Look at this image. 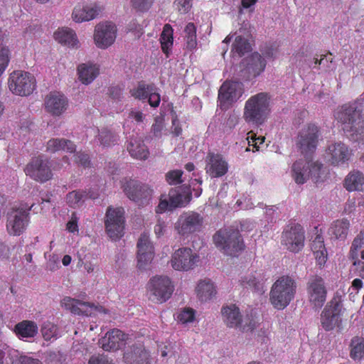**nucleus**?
<instances>
[{
    "instance_id": "5701e85b",
    "label": "nucleus",
    "mask_w": 364,
    "mask_h": 364,
    "mask_svg": "<svg viewBox=\"0 0 364 364\" xmlns=\"http://www.w3.org/2000/svg\"><path fill=\"white\" fill-rule=\"evenodd\" d=\"M126 364H151L150 353L141 343L133 344L124 353Z\"/></svg>"
},
{
    "instance_id": "412c9836",
    "label": "nucleus",
    "mask_w": 364,
    "mask_h": 364,
    "mask_svg": "<svg viewBox=\"0 0 364 364\" xmlns=\"http://www.w3.org/2000/svg\"><path fill=\"white\" fill-rule=\"evenodd\" d=\"M137 248V266L140 269H145L151 264L154 255V246L149 234L144 232L140 235Z\"/></svg>"
},
{
    "instance_id": "6ab92c4d",
    "label": "nucleus",
    "mask_w": 364,
    "mask_h": 364,
    "mask_svg": "<svg viewBox=\"0 0 364 364\" xmlns=\"http://www.w3.org/2000/svg\"><path fill=\"white\" fill-rule=\"evenodd\" d=\"M304 230L300 225H293L283 232L282 244L292 252H298L304 246Z\"/></svg>"
},
{
    "instance_id": "2f4dec72",
    "label": "nucleus",
    "mask_w": 364,
    "mask_h": 364,
    "mask_svg": "<svg viewBox=\"0 0 364 364\" xmlns=\"http://www.w3.org/2000/svg\"><path fill=\"white\" fill-rule=\"evenodd\" d=\"M54 38L59 43L70 48H77L80 42L74 30L68 27L58 28L54 33Z\"/></svg>"
},
{
    "instance_id": "cd10ccee",
    "label": "nucleus",
    "mask_w": 364,
    "mask_h": 364,
    "mask_svg": "<svg viewBox=\"0 0 364 364\" xmlns=\"http://www.w3.org/2000/svg\"><path fill=\"white\" fill-rule=\"evenodd\" d=\"M100 11V7L95 4H77L73 9L72 18L76 23L89 21L95 18Z\"/></svg>"
},
{
    "instance_id": "e433bc0d",
    "label": "nucleus",
    "mask_w": 364,
    "mask_h": 364,
    "mask_svg": "<svg viewBox=\"0 0 364 364\" xmlns=\"http://www.w3.org/2000/svg\"><path fill=\"white\" fill-rule=\"evenodd\" d=\"M75 150V144L70 140L65 139H51L47 142L46 151L55 153L59 151H66L73 153Z\"/></svg>"
},
{
    "instance_id": "20e7f679",
    "label": "nucleus",
    "mask_w": 364,
    "mask_h": 364,
    "mask_svg": "<svg viewBox=\"0 0 364 364\" xmlns=\"http://www.w3.org/2000/svg\"><path fill=\"white\" fill-rule=\"evenodd\" d=\"M296 161L291 166V175L293 180L298 185H302L311 179L318 183L322 178L323 171V165L318 161H313L310 156H304Z\"/></svg>"
},
{
    "instance_id": "4c0bfd02",
    "label": "nucleus",
    "mask_w": 364,
    "mask_h": 364,
    "mask_svg": "<svg viewBox=\"0 0 364 364\" xmlns=\"http://www.w3.org/2000/svg\"><path fill=\"white\" fill-rule=\"evenodd\" d=\"M15 331L19 338H33L38 333V326L33 321H23L16 326Z\"/></svg>"
},
{
    "instance_id": "f257e3e1",
    "label": "nucleus",
    "mask_w": 364,
    "mask_h": 364,
    "mask_svg": "<svg viewBox=\"0 0 364 364\" xmlns=\"http://www.w3.org/2000/svg\"><path fill=\"white\" fill-rule=\"evenodd\" d=\"M335 119L343 125V129L353 141H364V118L362 102H355L338 107L334 112Z\"/></svg>"
},
{
    "instance_id": "ddd939ff",
    "label": "nucleus",
    "mask_w": 364,
    "mask_h": 364,
    "mask_svg": "<svg viewBox=\"0 0 364 364\" xmlns=\"http://www.w3.org/2000/svg\"><path fill=\"white\" fill-rule=\"evenodd\" d=\"M122 208H109L106 213L105 228L112 240L120 238L124 234V218Z\"/></svg>"
},
{
    "instance_id": "3c124183",
    "label": "nucleus",
    "mask_w": 364,
    "mask_h": 364,
    "mask_svg": "<svg viewBox=\"0 0 364 364\" xmlns=\"http://www.w3.org/2000/svg\"><path fill=\"white\" fill-rule=\"evenodd\" d=\"M250 49V46L248 41L242 36H237L232 44V52L237 53L239 56L244 55Z\"/></svg>"
},
{
    "instance_id": "f704fd0d",
    "label": "nucleus",
    "mask_w": 364,
    "mask_h": 364,
    "mask_svg": "<svg viewBox=\"0 0 364 364\" xmlns=\"http://www.w3.org/2000/svg\"><path fill=\"white\" fill-rule=\"evenodd\" d=\"M345 188L349 191H363L364 187V175L358 171H353L346 177Z\"/></svg>"
},
{
    "instance_id": "39448f33",
    "label": "nucleus",
    "mask_w": 364,
    "mask_h": 364,
    "mask_svg": "<svg viewBox=\"0 0 364 364\" xmlns=\"http://www.w3.org/2000/svg\"><path fill=\"white\" fill-rule=\"evenodd\" d=\"M213 240L215 247L226 255L235 256L244 248L239 230L232 227L220 229L215 233Z\"/></svg>"
},
{
    "instance_id": "aec40b11",
    "label": "nucleus",
    "mask_w": 364,
    "mask_h": 364,
    "mask_svg": "<svg viewBox=\"0 0 364 364\" xmlns=\"http://www.w3.org/2000/svg\"><path fill=\"white\" fill-rule=\"evenodd\" d=\"M351 155V150L341 141L331 143L326 150V158L333 166H343L347 164Z\"/></svg>"
},
{
    "instance_id": "338daca9",
    "label": "nucleus",
    "mask_w": 364,
    "mask_h": 364,
    "mask_svg": "<svg viewBox=\"0 0 364 364\" xmlns=\"http://www.w3.org/2000/svg\"><path fill=\"white\" fill-rule=\"evenodd\" d=\"M145 117V115L141 111L137 110L136 109H132L129 113L128 118L130 119L134 120L137 123L142 122L144 121V119Z\"/></svg>"
},
{
    "instance_id": "c756f323",
    "label": "nucleus",
    "mask_w": 364,
    "mask_h": 364,
    "mask_svg": "<svg viewBox=\"0 0 364 364\" xmlns=\"http://www.w3.org/2000/svg\"><path fill=\"white\" fill-rule=\"evenodd\" d=\"M240 284L245 288H250L255 291H264V277L261 272L249 271L240 278Z\"/></svg>"
},
{
    "instance_id": "bf43d9fd",
    "label": "nucleus",
    "mask_w": 364,
    "mask_h": 364,
    "mask_svg": "<svg viewBox=\"0 0 364 364\" xmlns=\"http://www.w3.org/2000/svg\"><path fill=\"white\" fill-rule=\"evenodd\" d=\"M154 0H131L132 6L139 11H147L153 4Z\"/></svg>"
},
{
    "instance_id": "bb28decb",
    "label": "nucleus",
    "mask_w": 364,
    "mask_h": 364,
    "mask_svg": "<svg viewBox=\"0 0 364 364\" xmlns=\"http://www.w3.org/2000/svg\"><path fill=\"white\" fill-rule=\"evenodd\" d=\"M321 323L326 331H331L339 327L341 323L339 304L326 306L321 313Z\"/></svg>"
},
{
    "instance_id": "79ce46f5",
    "label": "nucleus",
    "mask_w": 364,
    "mask_h": 364,
    "mask_svg": "<svg viewBox=\"0 0 364 364\" xmlns=\"http://www.w3.org/2000/svg\"><path fill=\"white\" fill-rule=\"evenodd\" d=\"M186 47L188 50H193L197 46L196 28L193 23H188L184 29Z\"/></svg>"
},
{
    "instance_id": "f8f14e48",
    "label": "nucleus",
    "mask_w": 364,
    "mask_h": 364,
    "mask_svg": "<svg viewBox=\"0 0 364 364\" xmlns=\"http://www.w3.org/2000/svg\"><path fill=\"white\" fill-rule=\"evenodd\" d=\"M318 138V129L314 124H308L299 132L296 146L304 156H310L315 151Z\"/></svg>"
},
{
    "instance_id": "680f3d73",
    "label": "nucleus",
    "mask_w": 364,
    "mask_h": 364,
    "mask_svg": "<svg viewBox=\"0 0 364 364\" xmlns=\"http://www.w3.org/2000/svg\"><path fill=\"white\" fill-rule=\"evenodd\" d=\"M236 204L238 207L245 210H250L255 207L252 198L247 196L237 200Z\"/></svg>"
},
{
    "instance_id": "c85d7f7f",
    "label": "nucleus",
    "mask_w": 364,
    "mask_h": 364,
    "mask_svg": "<svg viewBox=\"0 0 364 364\" xmlns=\"http://www.w3.org/2000/svg\"><path fill=\"white\" fill-rule=\"evenodd\" d=\"M78 80L85 85L92 83L100 74V65L92 62L81 63L77 66Z\"/></svg>"
},
{
    "instance_id": "c9c22d12",
    "label": "nucleus",
    "mask_w": 364,
    "mask_h": 364,
    "mask_svg": "<svg viewBox=\"0 0 364 364\" xmlns=\"http://www.w3.org/2000/svg\"><path fill=\"white\" fill-rule=\"evenodd\" d=\"M266 61L257 53H253L248 60L247 70L250 76L255 77L259 75L265 69Z\"/></svg>"
},
{
    "instance_id": "9b49d317",
    "label": "nucleus",
    "mask_w": 364,
    "mask_h": 364,
    "mask_svg": "<svg viewBox=\"0 0 364 364\" xmlns=\"http://www.w3.org/2000/svg\"><path fill=\"white\" fill-rule=\"evenodd\" d=\"M117 28L111 21H103L97 23L94 30L93 41L100 49H107L112 46L116 40Z\"/></svg>"
},
{
    "instance_id": "f3484780",
    "label": "nucleus",
    "mask_w": 364,
    "mask_h": 364,
    "mask_svg": "<svg viewBox=\"0 0 364 364\" xmlns=\"http://www.w3.org/2000/svg\"><path fill=\"white\" fill-rule=\"evenodd\" d=\"M307 294L311 305L314 308L320 309L323 306L326 300L327 291L321 277L314 276L309 279Z\"/></svg>"
},
{
    "instance_id": "4468645a",
    "label": "nucleus",
    "mask_w": 364,
    "mask_h": 364,
    "mask_svg": "<svg viewBox=\"0 0 364 364\" xmlns=\"http://www.w3.org/2000/svg\"><path fill=\"white\" fill-rule=\"evenodd\" d=\"M60 305L65 309L77 315L91 316L98 314H106L107 310L101 306H95L92 304L81 301L80 300L65 296L60 301Z\"/></svg>"
},
{
    "instance_id": "ea45409f",
    "label": "nucleus",
    "mask_w": 364,
    "mask_h": 364,
    "mask_svg": "<svg viewBox=\"0 0 364 364\" xmlns=\"http://www.w3.org/2000/svg\"><path fill=\"white\" fill-rule=\"evenodd\" d=\"M160 42L163 52L168 56L173 46V29L170 25L164 26Z\"/></svg>"
},
{
    "instance_id": "0e129e2a",
    "label": "nucleus",
    "mask_w": 364,
    "mask_h": 364,
    "mask_svg": "<svg viewBox=\"0 0 364 364\" xmlns=\"http://www.w3.org/2000/svg\"><path fill=\"white\" fill-rule=\"evenodd\" d=\"M164 129V122L161 118L155 119V122L152 125V132L156 136H161Z\"/></svg>"
},
{
    "instance_id": "09e8293b",
    "label": "nucleus",
    "mask_w": 364,
    "mask_h": 364,
    "mask_svg": "<svg viewBox=\"0 0 364 364\" xmlns=\"http://www.w3.org/2000/svg\"><path fill=\"white\" fill-rule=\"evenodd\" d=\"M196 318V311L191 308L186 307L179 310L176 315V320L181 324L193 323Z\"/></svg>"
},
{
    "instance_id": "a211bd4d",
    "label": "nucleus",
    "mask_w": 364,
    "mask_h": 364,
    "mask_svg": "<svg viewBox=\"0 0 364 364\" xmlns=\"http://www.w3.org/2000/svg\"><path fill=\"white\" fill-rule=\"evenodd\" d=\"M25 173L33 180L40 182L47 181L53 176L48 160L43 156L33 158L26 166Z\"/></svg>"
},
{
    "instance_id": "473e14b6",
    "label": "nucleus",
    "mask_w": 364,
    "mask_h": 364,
    "mask_svg": "<svg viewBox=\"0 0 364 364\" xmlns=\"http://www.w3.org/2000/svg\"><path fill=\"white\" fill-rule=\"evenodd\" d=\"M311 248L316 264L320 268H322L327 261L328 253L324 245L323 238L321 235H317L315 237L311 242Z\"/></svg>"
},
{
    "instance_id": "052dcab7",
    "label": "nucleus",
    "mask_w": 364,
    "mask_h": 364,
    "mask_svg": "<svg viewBox=\"0 0 364 364\" xmlns=\"http://www.w3.org/2000/svg\"><path fill=\"white\" fill-rule=\"evenodd\" d=\"M249 136L247 139L248 141V145L252 146L255 148L256 151L259 150V146L264 142L265 137L264 136H258L252 132L248 133Z\"/></svg>"
},
{
    "instance_id": "13d9d810",
    "label": "nucleus",
    "mask_w": 364,
    "mask_h": 364,
    "mask_svg": "<svg viewBox=\"0 0 364 364\" xmlns=\"http://www.w3.org/2000/svg\"><path fill=\"white\" fill-rule=\"evenodd\" d=\"M193 0H176L175 9L181 14L188 13L192 7Z\"/></svg>"
},
{
    "instance_id": "a19ab883",
    "label": "nucleus",
    "mask_w": 364,
    "mask_h": 364,
    "mask_svg": "<svg viewBox=\"0 0 364 364\" xmlns=\"http://www.w3.org/2000/svg\"><path fill=\"white\" fill-rule=\"evenodd\" d=\"M348 228L349 223L347 220H338L331 225L328 232L337 239H343L346 237Z\"/></svg>"
},
{
    "instance_id": "6e6552de",
    "label": "nucleus",
    "mask_w": 364,
    "mask_h": 364,
    "mask_svg": "<svg viewBox=\"0 0 364 364\" xmlns=\"http://www.w3.org/2000/svg\"><path fill=\"white\" fill-rule=\"evenodd\" d=\"M33 204L21 205L18 208H13L7 214L6 229L9 235H21L29 223V210Z\"/></svg>"
},
{
    "instance_id": "58836bf2",
    "label": "nucleus",
    "mask_w": 364,
    "mask_h": 364,
    "mask_svg": "<svg viewBox=\"0 0 364 364\" xmlns=\"http://www.w3.org/2000/svg\"><path fill=\"white\" fill-rule=\"evenodd\" d=\"M97 140L100 145L109 147L116 144L119 141L118 135L107 128L98 131Z\"/></svg>"
},
{
    "instance_id": "7ed1b4c3",
    "label": "nucleus",
    "mask_w": 364,
    "mask_h": 364,
    "mask_svg": "<svg viewBox=\"0 0 364 364\" xmlns=\"http://www.w3.org/2000/svg\"><path fill=\"white\" fill-rule=\"evenodd\" d=\"M296 291V284L294 279L289 276L279 277L273 284L269 300L272 306L282 310L294 299Z\"/></svg>"
},
{
    "instance_id": "6e6d98bb",
    "label": "nucleus",
    "mask_w": 364,
    "mask_h": 364,
    "mask_svg": "<svg viewBox=\"0 0 364 364\" xmlns=\"http://www.w3.org/2000/svg\"><path fill=\"white\" fill-rule=\"evenodd\" d=\"M168 229V223L159 218L154 228V232L156 237L159 238L165 235Z\"/></svg>"
},
{
    "instance_id": "a18cd8bd",
    "label": "nucleus",
    "mask_w": 364,
    "mask_h": 364,
    "mask_svg": "<svg viewBox=\"0 0 364 364\" xmlns=\"http://www.w3.org/2000/svg\"><path fill=\"white\" fill-rule=\"evenodd\" d=\"M152 87L153 85L140 82L130 90V93L134 98L144 102L146 100L149 92H151Z\"/></svg>"
},
{
    "instance_id": "5fc2aeb1",
    "label": "nucleus",
    "mask_w": 364,
    "mask_h": 364,
    "mask_svg": "<svg viewBox=\"0 0 364 364\" xmlns=\"http://www.w3.org/2000/svg\"><path fill=\"white\" fill-rule=\"evenodd\" d=\"M173 209L170 200L168 199V196L166 194L161 195L159 203L156 208V212L157 213H163L167 210H171Z\"/></svg>"
},
{
    "instance_id": "864d4df0",
    "label": "nucleus",
    "mask_w": 364,
    "mask_h": 364,
    "mask_svg": "<svg viewBox=\"0 0 364 364\" xmlns=\"http://www.w3.org/2000/svg\"><path fill=\"white\" fill-rule=\"evenodd\" d=\"M363 237L360 234L354 239L350 247V254L353 259H357L358 251L363 247Z\"/></svg>"
},
{
    "instance_id": "dca6fc26",
    "label": "nucleus",
    "mask_w": 364,
    "mask_h": 364,
    "mask_svg": "<svg viewBox=\"0 0 364 364\" xmlns=\"http://www.w3.org/2000/svg\"><path fill=\"white\" fill-rule=\"evenodd\" d=\"M122 186L126 196L139 204H144L153 193V190L148 185L135 180L125 179Z\"/></svg>"
},
{
    "instance_id": "a878e982",
    "label": "nucleus",
    "mask_w": 364,
    "mask_h": 364,
    "mask_svg": "<svg viewBox=\"0 0 364 364\" xmlns=\"http://www.w3.org/2000/svg\"><path fill=\"white\" fill-rule=\"evenodd\" d=\"M228 170V164L223 156L218 154H208L206 159L205 171L212 178L224 176Z\"/></svg>"
},
{
    "instance_id": "774afa93",
    "label": "nucleus",
    "mask_w": 364,
    "mask_h": 364,
    "mask_svg": "<svg viewBox=\"0 0 364 364\" xmlns=\"http://www.w3.org/2000/svg\"><path fill=\"white\" fill-rule=\"evenodd\" d=\"M89 364H114L111 360H109L105 355H99L92 357L89 360Z\"/></svg>"
},
{
    "instance_id": "603ef678",
    "label": "nucleus",
    "mask_w": 364,
    "mask_h": 364,
    "mask_svg": "<svg viewBox=\"0 0 364 364\" xmlns=\"http://www.w3.org/2000/svg\"><path fill=\"white\" fill-rule=\"evenodd\" d=\"M183 171L181 170H172L166 174V181L170 185H177L182 183Z\"/></svg>"
},
{
    "instance_id": "2eb2a0df",
    "label": "nucleus",
    "mask_w": 364,
    "mask_h": 364,
    "mask_svg": "<svg viewBox=\"0 0 364 364\" xmlns=\"http://www.w3.org/2000/svg\"><path fill=\"white\" fill-rule=\"evenodd\" d=\"M243 93L242 83L237 81H226L219 90V105L222 109H228L231 104L237 102Z\"/></svg>"
},
{
    "instance_id": "393cba45",
    "label": "nucleus",
    "mask_w": 364,
    "mask_h": 364,
    "mask_svg": "<svg viewBox=\"0 0 364 364\" xmlns=\"http://www.w3.org/2000/svg\"><path fill=\"white\" fill-rule=\"evenodd\" d=\"M127 338L122 331L113 329L99 340V345L105 350H117L126 344Z\"/></svg>"
},
{
    "instance_id": "1a4fd4ad",
    "label": "nucleus",
    "mask_w": 364,
    "mask_h": 364,
    "mask_svg": "<svg viewBox=\"0 0 364 364\" xmlns=\"http://www.w3.org/2000/svg\"><path fill=\"white\" fill-rule=\"evenodd\" d=\"M148 289L150 299L157 303H164L172 295L174 286L168 277L156 276L150 279Z\"/></svg>"
},
{
    "instance_id": "f03ea898",
    "label": "nucleus",
    "mask_w": 364,
    "mask_h": 364,
    "mask_svg": "<svg viewBox=\"0 0 364 364\" xmlns=\"http://www.w3.org/2000/svg\"><path fill=\"white\" fill-rule=\"evenodd\" d=\"M269 97L260 92L250 97L245 104L243 119L248 124H262L269 113Z\"/></svg>"
},
{
    "instance_id": "c03bdc74",
    "label": "nucleus",
    "mask_w": 364,
    "mask_h": 364,
    "mask_svg": "<svg viewBox=\"0 0 364 364\" xmlns=\"http://www.w3.org/2000/svg\"><path fill=\"white\" fill-rule=\"evenodd\" d=\"M168 196L173 208L185 206L191 198L188 195L181 194L176 190H171Z\"/></svg>"
},
{
    "instance_id": "8fccbe9b",
    "label": "nucleus",
    "mask_w": 364,
    "mask_h": 364,
    "mask_svg": "<svg viewBox=\"0 0 364 364\" xmlns=\"http://www.w3.org/2000/svg\"><path fill=\"white\" fill-rule=\"evenodd\" d=\"M11 364H43L41 360L30 356L19 355L16 350H11Z\"/></svg>"
},
{
    "instance_id": "69168bd1",
    "label": "nucleus",
    "mask_w": 364,
    "mask_h": 364,
    "mask_svg": "<svg viewBox=\"0 0 364 364\" xmlns=\"http://www.w3.org/2000/svg\"><path fill=\"white\" fill-rule=\"evenodd\" d=\"M78 218L76 215L73 213L71 216L70 220L68 222L66 228L70 232H78Z\"/></svg>"
},
{
    "instance_id": "423d86ee",
    "label": "nucleus",
    "mask_w": 364,
    "mask_h": 364,
    "mask_svg": "<svg viewBox=\"0 0 364 364\" xmlns=\"http://www.w3.org/2000/svg\"><path fill=\"white\" fill-rule=\"evenodd\" d=\"M204 228V218L194 211L182 213L174 223V230L180 238L189 239L201 232Z\"/></svg>"
},
{
    "instance_id": "72a5a7b5",
    "label": "nucleus",
    "mask_w": 364,
    "mask_h": 364,
    "mask_svg": "<svg viewBox=\"0 0 364 364\" xmlns=\"http://www.w3.org/2000/svg\"><path fill=\"white\" fill-rule=\"evenodd\" d=\"M127 149L132 157L139 160L146 159L149 154L145 145L139 138H132L127 144Z\"/></svg>"
},
{
    "instance_id": "4d7b16f0",
    "label": "nucleus",
    "mask_w": 364,
    "mask_h": 364,
    "mask_svg": "<svg viewBox=\"0 0 364 364\" xmlns=\"http://www.w3.org/2000/svg\"><path fill=\"white\" fill-rule=\"evenodd\" d=\"M146 100L149 105L153 108H156L159 106L161 102V96L155 87L153 86L151 87V92H149Z\"/></svg>"
},
{
    "instance_id": "37998d69",
    "label": "nucleus",
    "mask_w": 364,
    "mask_h": 364,
    "mask_svg": "<svg viewBox=\"0 0 364 364\" xmlns=\"http://www.w3.org/2000/svg\"><path fill=\"white\" fill-rule=\"evenodd\" d=\"M350 356L354 360H360L364 358V338L355 337L352 339Z\"/></svg>"
},
{
    "instance_id": "4be33fe9",
    "label": "nucleus",
    "mask_w": 364,
    "mask_h": 364,
    "mask_svg": "<svg viewBox=\"0 0 364 364\" xmlns=\"http://www.w3.org/2000/svg\"><path fill=\"white\" fill-rule=\"evenodd\" d=\"M222 315L224 322L226 325L231 328H240L242 331L252 330L255 327V324L250 321L249 324L244 323V320L242 318L239 308L235 305L231 304L226 306L222 309Z\"/></svg>"
},
{
    "instance_id": "49530a36",
    "label": "nucleus",
    "mask_w": 364,
    "mask_h": 364,
    "mask_svg": "<svg viewBox=\"0 0 364 364\" xmlns=\"http://www.w3.org/2000/svg\"><path fill=\"white\" fill-rule=\"evenodd\" d=\"M41 332L46 341L56 340L59 336L58 327L50 321L43 323Z\"/></svg>"
},
{
    "instance_id": "7c9ffc66",
    "label": "nucleus",
    "mask_w": 364,
    "mask_h": 364,
    "mask_svg": "<svg viewBox=\"0 0 364 364\" xmlns=\"http://www.w3.org/2000/svg\"><path fill=\"white\" fill-rule=\"evenodd\" d=\"M195 291L198 299L200 301H210L217 294L216 286L211 279L208 278L199 280Z\"/></svg>"
},
{
    "instance_id": "9d476101",
    "label": "nucleus",
    "mask_w": 364,
    "mask_h": 364,
    "mask_svg": "<svg viewBox=\"0 0 364 364\" xmlns=\"http://www.w3.org/2000/svg\"><path fill=\"white\" fill-rule=\"evenodd\" d=\"M199 255L190 247H181L171 255L170 264L179 272H188L195 268L199 262Z\"/></svg>"
},
{
    "instance_id": "0eeeda50",
    "label": "nucleus",
    "mask_w": 364,
    "mask_h": 364,
    "mask_svg": "<svg viewBox=\"0 0 364 364\" xmlns=\"http://www.w3.org/2000/svg\"><path fill=\"white\" fill-rule=\"evenodd\" d=\"M8 84L9 88L13 94L28 96L35 90L36 79L28 72L16 70L11 73Z\"/></svg>"
},
{
    "instance_id": "de8ad7c7",
    "label": "nucleus",
    "mask_w": 364,
    "mask_h": 364,
    "mask_svg": "<svg viewBox=\"0 0 364 364\" xmlns=\"http://www.w3.org/2000/svg\"><path fill=\"white\" fill-rule=\"evenodd\" d=\"M88 195L81 191H74L67 195V203L70 207L78 208L82 205Z\"/></svg>"
},
{
    "instance_id": "e2e57ef3",
    "label": "nucleus",
    "mask_w": 364,
    "mask_h": 364,
    "mask_svg": "<svg viewBox=\"0 0 364 364\" xmlns=\"http://www.w3.org/2000/svg\"><path fill=\"white\" fill-rule=\"evenodd\" d=\"M363 287V283L360 279H355L352 282V285L349 289V296H354L356 295L360 289Z\"/></svg>"
},
{
    "instance_id": "b1692460",
    "label": "nucleus",
    "mask_w": 364,
    "mask_h": 364,
    "mask_svg": "<svg viewBox=\"0 0 364 364\" xmlns=\"http://www.w3.org/2000/svg\"><path fill=\"white\" fill-rule=\"evenodd\" d=\"M45 109L53 116H60L68 107L66 97L59 92H50L45 98Z\"/></svg>"
}]
</instances>
